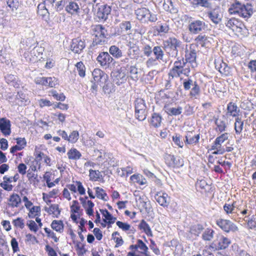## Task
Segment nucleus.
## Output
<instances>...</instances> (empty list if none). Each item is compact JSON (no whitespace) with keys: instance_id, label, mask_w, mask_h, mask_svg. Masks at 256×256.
Instances as JSON below:
<instances>
[{"instance_id":"obj_19","label":"nucleus","mask_w":256,"mask_h":256,"mask_svg":"<svg viewBox=\"0 0 256 256\" xmlns=\"http://www.w3.org/2000/svg\"><path fill=\"white\" fill-rule=\"evenodd\" d=\"M226 110V114L228 116L238 117L240 109L234 103L232 102H229L227 105Z\"/></svg>"},{"instance_id":"obj_55","label":"nucleus","mask_w":256,"mask_h":256,"mask_svg":"<svg viewBox=\"0 0 256 256\" xmlns=\"http://www.w3.org/2000/svg\"><path fill=\"white\" fill-rule=\"evenodd\" d=\"M47 212L49 213L52 212L54 214H56V216L59 215L60 212L58 205L56 204H52Z\"/></svg>"},{"instance_id":"obj_42","label":"nucleus","mask_w":256,"mask_h":256,"mask_svg":"<svg viewBox=\"0 0 256 256\" xmlns=\"http://www.w3.org/2000/svg\"><path fill=\"white\" fill-rule=\"evenodd\" d=\"M236 202H234L232 204H226L224 206V210L227 214H236L237 210L236 209Z\"/></svg>"},{"instance_id":"obj_31","label":"nucleus","mask_w":256,"mask_h":256,"mask_svg":"<svg viewBox=\"0 0 256 256\" xmlns=\"http://www.w3.org/2000/svg\"><path fill=\"white\" fill-rule=\"evenodd\" d=\"M109 52L116 58H119L122 56V51L116 46L114 45L110 46Z\"/></svg>"},{"instance_id":"obj_8","label":"nucleus","mask_w":256,"mask_h":256,"mask_svg":"<svg viewBox=\"0 0 256 256\" xmlns=\"http://www.w3.org/2000/svg\"><path fill=\"white\" fill-rule=\"evenodd\" d=\"M216 224L222 230L226 232L238 230L237 226L229 220L220 218L216 220Z\"/></svg>"},{"instance_id":"obj_58","label":"nucleus","mask_w":256,"mask_h":256,"mask_svg":"<svg viewBox=\"0 0 256 256\" xmlns=\"http://www.w3.org/2000/svg\"><path fill=\"white\" fill-rule=\"evenodd\" d=\"M12 224L16 227H18L20 228H23L24 224V220L20 218H18L16 220H12Z\"/></svg>"},{"instance_id":"obj_29","label":"nucleus","mask_w":256,"mask_h":256,"mask_svg":"<svg viewBox=\"0 0 256 256\" xmlns=\"http://www.w3.org/2000/svg\"><path fill=\"white\" fill-rule=\"evenodd\" d=\"M214 123L216 126L215 129L216 132H223L226 131V124L224 120H222L218 118H216Z\"/></svg>"},{"instance_id":"obj_35","label":"nucleus","mask_w":256,"mask_h":256,"mask_svg":"<svg viewBox=\"0 0 256 256\" xmlns=\"http://www.w3.org/2000/svg\"><path fill=\"white\" fill-rule=\"evenodd\" d=\"M152 52L155 56V58H156V60H163L164 52L160 46H154L152 48Z\"/></svg>"},{"instance_id":"obj_3","label":"nucleus","mask_w":256,"mask_h":256,"mask_svg":"<svg viewBox=\"0 0 256 256\" xmlns=\"http://www.w3.org/2000/svg\"><path fill=\"white\" fill-rule=\"evenodd\" d=\"M135 117L140 121L144 120L147 116L146 106L142 98H137L134 102Z\"/></svg>"},{"instance_id":"obj_36","label":"nucleus","mask_w":256,"mask_h":256,"mask_svg":"<svg viewBox=\"0 0 256 256\" xmlns=\"http://www.w3.org/2000/svg\"><path fill=\"white\" fill-rule=\"evenodd\" d=\"M244 128V121L242 120V118L236 117L234 122V129L236 134H240Z\"/></svg>"},{"instance_id":"obj_43","label":"nucleus","mask_w":256,"mask_h":256,"mask_svg":"<svg viewBox=\"0 0 256 256\" xmlns=\"http://www.w3.org/2000/svg\"><path fill=\"white\" fill-rule=\"evenodd\" d=\"M214 233V231L213 230L206 228L202 234V238L204 240L210 241L213 238Z\"/></svg>"},{"instance_id":"obj_4","label":"nucleus","mask_w":256,"mask_h":256,"mask_svg":"<svg viewBox=\"0 0 256 256\" xmlns=\"http://www.w3.org/2000/svg\"><path fill=\"white\" fill-rule=\"evenodd\" d=\"M186 62L182 59V60H178L174 62L172 68L170 70L168 74V76L172 78H178L182 74L187 75L190 70L186 72V69L184 68Z\"/></svg>"},{"instance_id":"obj_14","label":"nucleus","mask_w":256,"mask_h":256,"mask_svg":"<svg viewBox=\"0 0 256 256\" xmlns=\"http://www.w3.org/2000/svg\"><path fill=\"white\" fill-rule=\"evenodd\" d=\"M86 44L84 40L78 38L72 40L70 48L76 54H80L85 48Z\"/></svg>"},{"instance_id":"obj_15","label":"nucleus","mask_w":256,"mask_h":256,"mask_svg":"<svg viewBox=\"0 0 256 256\" xmlns=\"http://www.w3.org/2000/svg\"><path fill=\"white\" fill-rule=\"evenodd\" d=\"M215 68L218 70V72L225 75H227L229 73L230 68L228 66L226 63L224 62L222 60L218 58L214 60V62Z\"/></svg>"},{"instance_id":"obj_32","label":"nucleus","mask_w":256,"mask_h":256,"mask_svg":"<svg viewBox=\"0 0 256 256\" xmlns=\"http://www.w3.org/2000/svg\"><path fill=\"white\" fill-rule=\"evenodd\" d=\"M138 226L140 230H144V232L148 236H152V234L150 228L144 220H142L140 222Z\"/></svg>"},{"instance_id":"obj_63","label":"nucleus","mask_w":256,"mask_h":256,"mask_svg":"<svg viewBox=\"0 0 256 256\" xmlns=\"http://www.w3.org/2000/svg\"><path fill=\"white\" fill-rule=\"evenodd\" d=\"M172 140L174 144L180 148H182L183 142L180 141V136L177 134L172 136Z\"/></svg>"},{"instance_id":"obj_23","label":"nucleus","mask_w":256,"mask_h":256,"mask_svg":"<svg viewBox=\"0 0 256 256\" xmlns=\"http://www.w3.org/2000/svg\"><path fill=\"white\" fill-rule=\"evenodd\" d=\"M158 202L164 207L167 206L169 204V198L166 193H158L155 196Z\"/></svg>"},{"instance_id":"obj_56","label":"nucleus","mask_w":256,"mask_h":256,"mask_svg":"<svg viewBox=\"0 0 256 256\" xmlns=\"http://www.w3.org/2000/svg\"><path fill=\"white\" fill-rule=\"evenodd\" d=\"M142 51L145 56L148 57L152 52V48L150 45L145 44L142 48Z\"/></svg>"},{"instance_id":"obj_6","label":"nucleus","mask_w":256,"mask_h":256,"mask_svg":"<svg viewBox=\"0 0 256 256\" xmlns=\"http://www.w3.org/2000/svg\"><path fill=\"white\" fill-rule=\"evenodd\" d=\"M230 243V239L220 235L216 236V238L211 243L210 246L214 250H222L226 248Z\"/></svg>"},{"instance_id":"obj_11","label":"nucleus","mask_w":256,"mask_h":256,"mask_svg":"<svg viewBox=\"0 0 256 256\" xmlns=\"http://www.w3.org/2000/svg\"><path fill=\"white\" fill-rule=\"evenodd\" d=\"M96 60L101 66L107 68L110 66L114 58L108 52H102L99 54Z\"/></svg>"},{"instance_id":"obj_20","label":"nucleus","mask_w":256,"mask_h":256,"mask_svg":"<svg viewBox=\"0 0 256 256\" xmlns=\"http://www.w3.org/2000/svg\"><path fill=\"white\" fill-rule=\"evenodd\" d=\"M0 130L4 135H10L11 132L10 124V120L4 118L0 119Z\"/></svg>"},{"instance_id":"obj_7","label":"nucleus","mask_w":256,"mask_h":256,"mask_svg":"<svg viewBox=\"0 0 256 256\" xmlns=\"http://www.w3.org/2000/svg\"><path fill=\"white\" fill-rule=\"evenodd\" d=\"M95 32L94 34V42L96 44H102L106 42V30L101 25H97L94 28Z\"/></svg>"},{"instance_id":"obj_25","label":"nucleus","mask_w":256,"mask_h":256,"mask_svg":"<svg viewBox=\"0 0 256 256\" xmlns=\"http://www.w3.org/2000/svg\"><path fill=\"white\" fill-rule=\"evenodd\" d=\"M208 16L215 24H218L222 20V16L216 10L208 12Z\"/></svg>"},{"instance_id":"obj_44","label":"nucleus","mask_w":256,"mask_h":256,"mask_svg":"<svg viewBox=\"0 0 256 256\" xmlns=\"http://www.w3.org/2000/svg\"><path fill=\"white\" fill-rule=\"evenodd\" d=\"M134 247L136 249L140 248L142 250L141 253L147 255L148 248L142 240H138Z\"/></svg>"},{"instance_id":"obj_10","label":"nucleus","mask_w":256,"mask_h":256,"mask_svg":"<svg viewBox=\"0 0 256 256\" xmlns=\"http://www.w3.org/2000/svg\"><path fill=\"white\" fill-rule=\"evenodd\" d=\"M197 50L195 49V46L191 44L189 48H186L185 50V60L186 62L191 63L192 66H196Z\"/></svg>"},{"instance_id":"obj_46","label":"nucleus","mask_w":256,"mask_h":256,"mask_svg":"<svg viewBox=\"0 0 256 256\" xmlns=\"http://www.w3.org/2000/svg\"><path fill=\"white\" fill-rule=\"evenodd\" d=\"M89 176L90 180L96 181L102 176V175L100 174V172L98 170H95L90 169L89 170Z\"/></svg>"},{"instance_id":"obj_18","label":"nucleus","mask_w":256,"mask_h":256,"mask_svg":"<svg viewBox=\"0 0 256 256\" xmlns=\"http://www.w3.org/2000/svg\"><path fill=\"white\" fill-rule=\"evenodd\" d=\"M16 102L19 106L26 105L29 103L28 95L23 91L18 92L16 98Z\"/></svg>"},{"instance_id":"obj_38","label":"nucleus","mask_w":256,"mask_h":256,"mask_svg":"<svg viewBox=\"0 0 256 256\" xmlns=\"http://www.w3.org/2000/svg\"><path fill=\"white\" fill-rule=\"evenodd\" d=\"M162 122L161 116L156 114L154 113L152 116L150 120V124L155 128H158L160 126Z\"/></svg>"},{"instance_id":"obj_21","label":"nucleus","mask_w":256,"mask_h":256,"mask_svg":"<svg viewBox=\"0 0 256 256\" xmlns=\"http://www.w3.org/2000/svg\"><path fill=\"white\" fill-rule=\"evenodd\" d=\"M229 134L225 132L217 137L215 140L213 145L212 146V150L220 148L222 144L228 139Z\"/></svg>"},{"instance_id":"obj_57","label":"nucleus","mask_w":256,"mask_h":256,"mask_svg":"<svg viewBox=\"0 0 256 256\" xmlns=\"http://www.w3.org/2000/svg\"><path fill=\"white\" fill-rule=\"evenodd\" d=\"M200 92V87L198 84H196L192 88L190 92V95L192 97L196 98V96L199 94Z\"/></svg>"},{"instance_id":"obj_60","label":"nucleus","mask_w":256,"mask_h":256,"mask_svg":"<svg viewBox=\"0 0 256 256\" xmlns=\"http://www.w3.org/2000/svg\"><path fill=\"white\" fill-rule=\"evenodd\" d=\"M116 224L119 228L122 229L124 231L128 230L130 228V224L120 221L116 222Z\"/></svg>"},{"instance_id":"obj_26","label":"nucleus","mask_w":256,"mask_h":256,"mask_svg":"<svg viewBox=\"0 0 256 256\" xmlns=\"http://www.w3.org/2000/svg\"><path fill=\"white\" fill-rule=\"evenodd\" d=\"M8 201V206H9L17 208L21 202V199L18 194H14L10 196Z\"/></svg>"},{"instance_id":"obj_41","label":"nucleus","mask_w":256,"mask_h":256,"mask_svg":"<svg viewBox=\"0 0 256 256\" xmlns=\"http://www.w3.org/2000/svg\"><path fill=\"white\" fill-rule=\"evenodd\" d=\"M100 212H102L103 216L105 218L104 219V222H106V220H108V222L110 224H113L116 218L112 216L106 210H100Z\"/></svg>"},{"instance_id":"obj_59","label":"nucleus","mask_w":256,"mask_h":256,"mask_svg":"<svg viewBox=\"0 0 256 256\" xmlns=\"http://www.w3.org/2000/svg\"><path fill=\"white\" fill-rule=\"evenodd\" d=\"M202 230L203 228L202 226L198 224L193 226L190 230V232L194 235L198 236Z\"/></svg>"},{"instance_id":"obj_1","label":"nucleus","mask_w":256,"mask_h":256,"mask_svg":"<svg viewBox=\"0 0 256 256\" xmlns=\"http://www.w3.org/2000/svg\"><path fill=\"white\" fill-rule=\"evenodd\" d=\"M225 24L238 36H245L248 34V30L243 22L237 18H233L228 20L225 22Z\"/></svg>"},{"instance_id":"obj_28","label":"nucleus","mask_w":256,"mask_h":256,"mask_svg":"<svg viewBox=\"0 0 256 256\" xmlns=\"http://www.w3.org/2000/svg\"><path fill=\"white\" fill-rule=\"evenodd\" d=\"M135 13L138 19L142 20L144 18H146V16H148V14H150V10L146 8H142L136 10Z\"/></svg>"},{"instance_id":"obj_30","label":"nucleus","mask_w":256,"mask_h":256,"mask_svg":"<svg viewBox=\"0 0 256 256\" xmlns=\"http://www.w3.org/2000/svg\"><path fill=\"white\" fill-rule=\"evenodd\" d=\"M165 111L169 116H178L182 114V108L180 106L178 108H166L164 107Z\"/></svg>"},{"instance_id":"obj_53","label":"nucleus","mask_w":256,"mask_h":256,"mask_svg":"<svg viewBox=\"0 0 256 256\" xmlns=\"http://www.w3.org/2000/svg\"><path fill=\"white\" fill-rule=\"evenodd\" d=\"M76 67L79 76L81 77L85 76V66L82 62H78L76 64Z\"/></svg>"},{"instance_id":"obj_24","label":"nucleus","mask_w":256,"mask_h":256,"mask_svg":"<svg viewBox=\"0 0 256 256\" xmlns=\"http://www.w3.org/2000/svg\"><path fill=\"white\" fill-rule=\"evenodd\" d=\"M239 12L238 16L245 18H250L252 14V6L247 4L243 5L242 10Z\"/></svg>"},{"instance_id":"obj_16","label":"nucleus","mask_w":256,"mask_h":256,"mask_svg":"<svg viewBox=\"0 0 256 256\" xmlns=\"http://www.w3.org/2000/svg\"><path fill=\"white\" fill-rule=\"evenodd\" d=\"M166 163L172 167H180L184 165L183 160L180 157H175L173 155H168L166 158Z\"/></svg>"},{"instance_id":"obj_61","label":"nucleus","mask_w":256,"mask_h":256,"mask_svg":"<svg viewBox=\"0 0 256 256\" xmlns=\"http://www.w3.org/2000/svg\"><path fill=\"white\" fill-rule=\"evenodd\" d=\"M39 106L42 108L44 106H52V103L49 100L46 99H40L38 100Z\"/></svg>"},{"instance_id":"obj_50","label":"nucleus","mask_w":256,"mask_h":256,"mask_svg":"<svg viewBox=\"0 0 256 256\" xmlns=\"http://www.w3.org/2000/svg\"><path fill=\"white\" fill-rule=\"evenodd\" d=\"M120 234L118 232H115L112 234V238L116 243V247H118L122 246L124 242V241L121 236L116 237V236H119Z\"/></svg>"},{"instance_id":"obj_22","label":"nucleus","mask_w":256,"mask_h":256,"mask_svg":"<svg viewBox=\"0 0 256 256\" xmlns=\"http://www.w3.org/2000/svg\"><path fill=\"white\" fill-rule=\"evenodd\" d=\"M6 82L14 88H18L21 84L20 81L16 76L9 74L5 76Z\"/></svg>"},{"instance_id":"obj_45","label":"nucleus","mask_w":256,"mask_h":256,"mask_svg":"<svg viewBox=\"0 0 256 256\" xmlns=\"http://www.w3.org/2000/svg\"><path fill=\"white\" fill-rule=\"evenodd\" d=\"M197 84L196 81H193L191 78L185 79L183 82L184 88L186 90L190 89L192 86H194Z\"/></svg>"},{"instance_id":"obj_5","label":"nucleus","mask_w":256,"mask_h":256,"mask_svg":"<svg viewBox=\"0 0 256 256\" xmlns=\"http://www.w3.org/2000/svg\"><path fill=\"white\" fill-rule=\"evenodd\" d=\"M93 10L95 11L96 17L100 20H106L108 14L110 13L111 8L106 4L100 5L98 4L93 6Z\"/></svg>"},{"instance_id":"obj_34","label":"nucleus","mask_w":256,"mask_h":256,"mask_svg":"<svg viewBox=\"0 0 256 256\" xmlns=\"http://www.w3.org/2000/svg\"><path fill=\"white\" fill-rule=\"evenodd\" d=\"M242 7L243 5L239 2H236L228 9L229 13L231 14H238V16L239 12H240Z\"/></svg>"},{"instance_id":"obj_39","label":"nucleus","mask_w":256,"mask_h":256,"mask_svg":"<svg viewBox=\"0 0 256 256\" xmlns=\"http://www.w3.org/2000/svg\"><path fill=\"white\" fill-rule=\"evenodd\" d=\"M51 227L53 230L60 233L62 232L64 230V224L62 220H53L51 224Z\"/></svg>"},{"instance_id":"obj_48","label":"nucleus","mask_w":256,"mask_h":256,"mask_svg":"<svg viewBox=\"0 0 256 256\" xmlns=\"http://www.w3.org/2000/svg\"><path fill=\"white\" fill-rule=\"evenodd\" d=\"M194 5L200 6L204 8H210L212 6L208 0H196V2H192Z\"/></svg>"},{"instance_id":"obj_17","label":"nucleus","mask_w":256,"mask_h":256,"mask_svg":"<svg viewBox=\"0 0 256 256\" xmlns=\"http://www.w3.org/2000/svg\"><path fill=\"white\" fill-rule=\"evenodd\" d=\"M180 42L174 38H170L164 42L165 46H168L176 52V54H178V48L180 44Z\"/></svg>"},{"instance_id":"obj_33","label":"nucleus","mask_w":256,"mask_h":256,"mask_svg":"<svg viewBox=\"0 0 256 256\" xmlns=\"http://www.w3.org/2000/svg\"><path fill=\"white\" fill-rule=\"evenodd\" d=\"M139 52V48L136 46H130L126 52V56L131 59H134L138 57Z\"/></svg>"},{"instance_id":"obj_54","label":"nucleus","mask_w":256,"mask_h":256,"mask_svg":"<svg viewBox=\"0 0 256 256\" xmlns=\"http://www.w3.org/2000/svg\"><path fill=\"white\" fill-rule=\"evenodd\" d=\"M7 4L12 10H16L18 7V0H7Z\"/></svg>"},{"instance_id":"obj_37","label":"nucleus","mask_w":256,"mask_h":256,"mask_svg":"<svg viewBox=\"0 0 256 256\" xmlns=\"http://www.w3.org/2000/svg\"><path fill=\"white\" fill-rule=\"evenodd\" d=\"M67 154L70 160H78L82 156L80 152L74 148H71Z\"/></svg>"},{"instance_id":"obj_27","label":"nucleus","mask_w":256,"mask_h":256,"mask_svg":"<svg viewBox=\"0 0 256 256\" xmlns=\"http://www.w3.org/2000/svg\"><path fill=\"white\" fill-rule=\"evenodd\" d=\"M192 132H188L186 136L185 142L188 144H197L200 140V134H196L194 136H191Z\"/></svg>"},{"instance_id":"obj_52","label":"nucleus","mask_w":256,"mask_h":256,"mask_svg":"<svg viewBox=\"0 0 256 256\" xmlns=\"http://www.w3.org/2000/svg\"><path fill=\"white\" fill-rule=\"evenodd\" d=\"M50 94L57 100L64 101L66 96L63 93L58 94L56 90H52L50 92Z\"/></svg>"},{"instance_id":"obj_51","label":"nucleus","mask_w":256,"mask_h":256,"mask_svg":"<svg viewBox=\"0 0 256 256\" xmlns=\"http://www.w3.org/2000/svg\"><path fill=\"white\" fill-rule=\"evenodd\" d=\"M79 138V133L76 130L72 131L68 138V142L71 143H75Z\"/></svg>"},{"instance_id":"obj_62","label":"nucleus","mask_w":256,"mask_h":256,"mask_svg":"<svg viewBox=\"0 0 256 256\" xmlns=\"http://www.w3.org/2000/svg\"><path fill=\"white\" fill-rule=\"evenodd\" d=\"M45 232L48 234V236L54 239L55 242H58V238L56 236L55 234L52 232L50 228H44Z\"/></svg>"},{"instance_id":"obj_49","label":"nucleus","mask_w":256,"mask_h":256,"mask_svg":"<svg viewBox=\"0 0 256 256\" xmlns=\"http://www.w3.org/2000/svg\"><path fill=\"white\" fill-rule=\"evenodd\" d=\"M130 74L131 78L133 80L136 81L138 79V70L135 66H130Z\"/></svg>"},{"instance_id":"obj_40","label":"nucleus","mask_w":256,"mask_h":256,"mask_svg":"<svg viewBox=\"0 0 256 256\" xmlns=\"http://www.w3.org/2000/svg\"><path fill=\"white\" fill-rule=\"evenodd\" d=\"M95 190L96 196L98 198L106 202L108 200V198L107 194L104 192L102 188L99 187H96Z\"/></svg>"},{"instance_id":"obj_9","label":"nucleus","mask_w":256,"mask_h":256,"mask_svg":"<svg viewBox=\"0 0 256 256\" xmlns=\"http://www.w3.org/2000/svg\"><path fill=\"white\" fill-rule=\"evenodd\" d=\"M206 25L204 22L195 20L190 22L188 26V30L192 34H198L204 30Z\"/></svg>"},{"instance_id":"obj_64","label":"nucleus","mask_w":256,"mask_h":256,"mask_svg":"<svg viewBox=\"0 0 256 256\" xmlns=\"http://www.w3.org/2000/svg\"><path fill=\"white\" fill-rule=\"evenodd\" d=\"M26 168L27 167L26 165L23 163L20 164L18 166V172L22 175H24L26 174Z\"/></svg>"},{"instance_id":"obj_12","label":"nucleus","mask_w":256,"mask_h":256,"mask_svg":"<svg viewBox=\"0 0 256 256\" xmlns=\"http://www.w3.org/2000/svg\"><path fill=\"white\" fill-rule=\"evenodd\" d=\"M64 8L65 10L68 14L73 16L79 15L80 12L78 4L72 0L66 2Z\"/></svg>"},{"instance_id":"obj_13","label":"nucleus","mask_w":256,"mask_h":256,"mask_svg":"<svg viewBox=\"0 0 256 256\" xmlns=\"http://www.w3.org/2000/svg\"><path fill=\"white\" fill-rule=\"evenodd\" d=\"M114 82L118 86L124 83L127 79L126 71L120 68L112 72Z\"/></svg>"},{"instance_id":"obj_47","label":"nucleus","mask_w":256,"mask_h":256,"mask_svg":"<svg viewBox=\"0 0 256 256\" xmlns=\"http://www.w3.org/2000/svg\"><path fill=\"white\" fill-rule=\"evenodd\" d=\"M40 210V208L39 206H33L29 209L28 216L30 218H34L38 215Z\"/></svg>"},{"instance_id":"obj_2","label":"nucleus","mask_w":256,"mask_h":256,"mask_svg":"<svg viewBox=\"0 0 256 256\" xmlns=\"http://www.w3.org/2000/svg\"><path fill=\"white\" fill-rule=\"evenodd\" d=\"M92 75L93 76L92 82L98 84L104 90L108 89V76L107 74L99 68H96L93 70Z\"/></svg>"}]
</instances>
